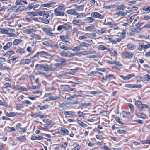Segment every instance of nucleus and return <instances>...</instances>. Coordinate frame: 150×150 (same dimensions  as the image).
<instances>
[{
    "mask_svg": "<svg viewBox=\"0 0 150 150\" xmlns=\"http://www.w3.org/2000/svg\"><path fill=\"white\" fill-rule=\"evenodd\" d=\"M60 48L65 50H71L72 48H70L69 47L66 46L65 45H62L60 47Z\"/></svg>",
    "mask_w": 150,
    "mask_h": 150,
    "instance_id": "de8ad7c7",
    "label": "nucleus"
},
{
    "mask_svg": "<svg viewBox=\"0 0 150 150\" xmlns=\"http://www.w3.org/2000/svg\"><path fill=\"white\" fill-rule=\"evenodd\" d=\"M143 79L144 81H148L150 79V77L149 74H146L143 76Z\"/></svg>",
    "mask_w": 150,
    "mask_h": 150,
    "instance_id": "49530a36",
    "label": "nucleus"
},
{
    "mask_svg": "<svg viewBox=\"0 0 150 150\" xmlns=\"http://www.w3.org/2000/svg\"><path fill=\"white\" fill-rule=\"evenodd\" d=\"M55 60L57 62H59L60 63H62V65H65L66 64V60L64 58L58 59H55Z\"/></svg>",
    "mask_w": 150,
    "mask_h": 150,
    "instance_id": "412c9836",
    "label": "nucleus"
},
{
    "mask_svg": "<svg viewBox=\"0 0 150 150\" xmlns=\"http://www.w3.org/2000/svg\"><path fill=\"white\" fill-rule=\"evenodd\" d=\"M91 16L93 18H98L100 19H102L104 18L103 15H101L98 12H95L91 13Z\"/></svg>",
    "mask_w": 150,
    "mask_h": 150,
    "instance_id": "39448f33",
    "label": "nucleus"
},
{
    "mask_svg": "<svg viewBox=\"0 0 150 150\" xmlns=\"http://www.w3.org/2000/svg\"><path fill=\"white\" fill-rule=\"evenodd\" d=\"M38 106L40 110L46 109L49 107V106L48 105H45L43 106L38 105Z\"/></svg>",
    "mask_w": 150,
    "mask_h": 150,
    "instance_id": "c756f323",
    "label": "nucleus"
},
{
    "mask_svg": "<svg viewBox=\"0 0 150 150\" xmlns=\"http://www.w3.org/2000/svg\"><path fill=\"white\" fill-rule=\"evenodd\" d=\"M88 38V36L87 35H84L81 36L78 38V39L79 40L82 39H87Z\"/></svg>",
    "mask_w": 150,
    "mask_h": 150,
    "instance_id": "603ef678",
    "label": "nucleus"
},
{
    "mask_svg": "<svg viewBox=\"0 0 150 150\" xmlns=\"http://www.w3.org/2000/svg\"><path fill=\"white\" fill-rule=\"evenodd\" d=\"M97 71H102V72H106V73H108V71H106V70L104 68H97Z\"/></svg>",
    "mask_w": 150,
    "mask_h": 150,
    "instance_id": "6e6d98bb",
    "label": "nucleus"
},
{
    "mask_svg": "<svg viewBox=\"0 0 150 150\" xmlns=\"http://www.w3.org/2000/svg\"><path fill=\"white\" fill-rule=\"evenodd\" d=\"M108 78L107 76L106 75L105 76H103L101 79V81L102 83H104L106 82V81L108 79Z\"/></svg>",
    "mask_w": 150,
    "mask_h": 150,
    "instance_id": "bf43d9fd",
    "label": "nucleus"
},
{
    "mask_svg": "<svg viewBox=\"0 0 150 150\" xmlns=\"http://www.w3.org/2000/svg\"><path fill=\"white\" fill-rule=\"evenodd\" d=\"M117 14L120 15L122 16H125L127 15V13L124 11H120L117 13Z\"/></svg>",
    "mask_w": 150,
    "mask_h": 150,
    "instance_id": "0e129e2a",
    "label": "nucleus"
},
{
    "mask_svg": "<svg viewBox=\"0 0 150 150\" xmlns=\"http://www.w3.org/2000/svg\"><path fill=\"white\" fill-rule=\"evenodd\" d=\"M47 18H41V20L42 22L46 24H48L49 23V21L47 19Z\"/></svg>",
    "mask_w": 150,
    "mask_h": 150,
    "instance_id": "72a5a7b5",
    "label": "nucleus"
},
{
    "mask_svg": "<svg viewBox=\"0 0 150 150\" xmlns=\"http://www.w3.org/2000/svg\"><path fill=\"white\" fill-rule=\"evenodd\" d=\"M98 33L101 34L106 33H107L106 29L104 28H103L100 30H98Z\"/></svg>",
    "mask_w": 150,
    "mask_h": 150,
    "instance_id": "e433bc0d",
    "label": "nucleus"
},
{
    "mask_svg": "<svg viewBox=\"0 0 150 150\" xmlns=\"http://www.w3.org/2000/svg\"><path fill=\"white\" fill-rule=\"evenodd\" d=\"M60 38L62 41L65 42H67L70 40L68 38L65 37L63 36H60Z\"/></svg>",
    "mask_w": 150,
    "mask_h": 150,
    "instance_id": "4be33fe9",
    "label": "nucleus"
},
{
    "mask_svg": "<svg viewBox=\"0 0 150 150\" xmlns=\"http://www.w3.org/2000/svg\"><path fill=\"white\" fill-rule=\"evenodd\" d=\"M108 39L110 42H112L113 44H116L117 42V41L115 40V38H108Z\"/></svg>",
    "mask_w": 150,
    "mask_h": 150,
    "instance_id": "58836bf2",
    "label": "nucleus"
},
{
    "mask_svg": "<svg viewBox=\"0 0 150 150\" xmlns=\"http://www.w3.org/2000/svg\"><path fill=\"white\" fill-rule=\"evenodd\" d=\"M81 49V47L80 46H78L74 47L73 49H72L73 51H79Z\"/></svg>",
    "mask_w": 150,
    "mask_h": 150,
    "instance_id": "4d7b16f0",
    "label": "nucleus"
},
{
    "mask_svg": "<svg viewBox=\"0 0 150 150\" xmlns=\"http://www.w3.org/2000/svg\"><path fill=\"white\" fill-rule=\"evenodd\" d=\"M24 10H26L24 8V6H19L16 9L15 11V12L16 13H17L19 12L23 11Z\"/></svg>",
    "mask_w": 150,
    "mask_h": 150,
    "instance_id": "a878e982",
    "label": "nucleus"
},
{
    "mask_svg": "<svg viewBox=\"0 0 150 150\" xmlns=\"http://www.w3.org/2000/svg\"><path fill=\"white\" fill-rule=\"evenodd\" d=\"M68 144V143L67 142H62L60 144V145L61 148H64L65 149L67 147Z\"/></svg>",
    "mask_w": 150,
    "mask_h": 150,
    "instance_id": "cd10ccee",
    "label": "nucleus"
},
{
    "mask_svg": "<svg viewBox=\"0 0 150 150\" xmlns=\"http://www.w3.org/2000/svg\"><path fill=\"white\" fill-rule=\"evenodd\" d=\"M133 54L131 52H124L122 53V57L126 59L131 58L133 57Z\"/></svg>",
    "mask_w": 150,
    "mask_h": 150,
    "instance_id": "423d86ee",
    "label": "nucleus"
},
{
    "mask_svg": "<svg viewBox=\"0 0 150 150\" xmlns=\"http://www.w3.org/2000/svg\"><path fill=\"white\" fill-rule=\"evenodd\" d=\"M117 132L120 134H126V130L118 129L117 131Z\"/></svg>",
    "mask_w": 150,
    "mask_h": 150,
    "instance_id": "13d9d810",
    "label": "nucleus"
},
{
    "mask_svg": "<svg viewBox=\"0 0 150 150\" xmlns=\"http://www.w3.org/2000/svg\"><path fill=\"white\" fill-rule=\"evenodd\" d=\"M22 42V40L21 39H15L13 42V44L15 45H17L21 43Z\"/></svg>",
    "mask_w": 150,
    "mask_h": 150,
    "instance_id": "bb28decb",
    "label": "nucleus"
},
{
    "mask_svg": "<svg viewBox=\"0 0 150 150\" xmlns=\"http://www.w3.org/2000/svg\"><path fill=\"white\" fill-rule=\"evenodd\" d=\"M33 38L36 39L37 40H40L41 37L40 36L35 34H32L31 35Z\"/></svg>",
    "mask_w": 150,
    "mask_h": 150,
    "instance_id": "c9c22d12",
    "label": "nucleus"
},
{
    "mask_svg": "<svg viewBox=\"0 0 150 150\" xmlns=\"http://www.w3.org/2000/svg\"><path fill=\"white\" fill-rule=\"evenodd\" d=\"M77 123L79 125L83 127H85L87 126V125L86 124L80 120H78Z\"/></svg>",
    "mask_w": 150,
    "mask_h": 150,
    "instance_id": "b1692460",
    "label": "nucleus"
},
{
    "mask_svg": "<svg viewBox=\"0 0 150 150\" xmlns=\"http://www.w3.org/2000/svg\"><path fill=\"white\" fill-rule=\"evenodd\" d=\"M137 117L139 118H142L145 119V118L146 115L142 113H138L136 114Z\"/></svg>",
    "mask_w": 150,
    "mask_h": 150,
    "instance_id": "4c0bfd02",
    "label": "nucleus"
},
{
    "mask_svg": "<svg viewBox=\"0 0 150 150\" xmlns=\"http://www.w3.org/2000/svg\"><path fill=\"white\" fill-rule=\"evenodd\" d=\"M68 53L65 51H63L60 52V55L62 57H68Z\"/></svg>",
    "mask_w": 150,
    "mask_h": 150,
    "instance_id": "37998d69",
    "label": "nucleus"
},
{
    "mask_svg": "<svg viewBox=\"0 0 150 150\" xmlns=\"http://www.w3.org/2000/svg\"><path fill=\"white\" fill-rule=\"evenodd\" d=\"M89 45V44L86 42H83L80 44V45L82 47H88Z\"/></svg>",
    "mask_w": 150,
    "mask_h": 150,
    "instance_id": "3c124183",
    "label": "nucleus"
},
{
    "mask_svg": "<svg viewBox=\"0 0 150 150\" xmlns=\"http://www.w3.org/2000/svg\"><path fill=\"white\" fill-rule=\"evenodd\" d=\"M85 21L88 23H92L95 21L96 20L92 17H87L85 18Z\"/></svg>",
    "mask_w": 150,
    "mask_h": 150,
    "instance_id": "a211bd4d",
    "label": "nucleus"
},
{
    "mask_svg": "<svg viewBox=\"0 0 150 150\" xmlns=\"http://www.w3.org/2000/svg\"><path fill=\"white\" fill-rule=\"evenodd\" d=\"M142 10L147 13H149L150 11V6L147 7L144 6L142 8Z\"/></svg>",
    "mask_w": 150,
    "mask_h": 150,
    "instance_id": "ea45409f",
    "label": "nucleus"
},
{
    "mask_svg": "<svg viewBox=\"0 0 150 150\" xmlns=\"http://www.w3.org/2000/svg\"><path fill=\"white\" fill-rule=\"evenodd\" d=\"M18 58V57L13 58L12 59H11L8 61V62L10 63H15L16 62V59Z\"/></svg>",
    "mask_w": 150,
    "mask_h": 150,
    "instance_id": "473e14b6",
    "label": "nucleus"
},
{
    "mask_svg": "<svg viewBox=\"0 0 150 150\" xmlns=\"http://www.w3.org/2000/svg\"><path fill=\"white\" fill-rule=\"evenodd\" d=\"M128 106L131 109V112L133 113L134 111V107L133 105L131 103H128Z\"/></svg>",
    "mask_w": 150,
    "mask_h": 150,
    "instance_id": "a19ab883",
    "label": "nucleus"
},
{
    "mask_svg": "<svg viewBox=\"0 0 150 150\" xmlns=\"http://www.w3.org/2000/svg\"><path fill=\"white\" fill-rule=\"evenodd\" d=\"M59 132L60 134L63 135H68L69 133V131L64 128H62L61 129L59 130Z\"/></svg>",
    "mask_w": 150,
    "mask_h": 150,
    "instance_id": "9d476101",
    "label": "nucleus"
},
{
    "mask_svg": "<svg viewBox=\"0 0 150 150\" xmlns=\"http://www.w3.org/2000/svg\"><path fill=\"white\" fill-rule=\"evenodd\" d=\"M127 47L130 50H134L136 48L135 45L132 44H128Z\"/></svg>",
    "mask_w": 150,
    "mask_h": 150,
    "instance_id": "393cba45",
    "label": "nucleus"
},
{
    "mask_svg": "<svg viewBox=\"0 0 150 150\" xmlns=\"http://www.w3.org/2000/svg\"><path fill=\"white\" fill-rule=\"evenodd\" d=\"M3 86L4 88H6L8 87H10L11 88H12V87L11 86V84L8 83H5L4 85Z\"/></svg>",
    "mask_w": 150,
    "mask_h": 150,
    "instance_id": "338daca9",
    "label": "nucleus"
},
{
    "mask_svg": "<svg viewBox=\"0 0 150 150\" xmlns=\"http://www.w3.org/2000/svg\"><path fill=\"white\" fill-rule=\"evenodd\" d=\"M135 104L138 107L139 110H143L144 108H149V106L147 105L142 104L141 102L139 100H136Z\"/></svg>",
    "mask_w": 150,
    "mask_h": 150,
    "instance_id": "f03ea898",
    "label": "nucleus"
},
{
    "mask_svg": "<svg viewBox=\"0 0 150 150\" xmlns=\"http://www.w3.org/2000/svg\"><path fill=\"white\" fill-rule=\"evenodd\" d=\"M42 30L47 35L50 36L52 37L55 36V34L52 32V30L50 28L47 27H44L42 28Z\"/></svg>",
    "mask_w": 150,
    "mask_h": 150,
    "instance_id": "20e7f679",
    "label": "nucleus"
},
{
    "mask_svg": "<svg viewBox=\"0 0 150 150\" xmlns=\"http://www.w3.org/2000/svg\"><path fill=\"white\" fill-rule=\"evenodd\" d=\"M115 6L114 5L110 6H104V8L107 9H110L112 8H114Z\"/></svg>",
    "mask_w": 150,
    "mask_h": 150,
    "instance_id": "052dcab7",
    "label": "nucleus"
},
{
    "mask_svg": "<svg viewBox=\"0 0 150 150\" xmlns=\"http://www.w3.org/2000/svg\"><path fill=\"white\" fill-rule=\"evenodd\" d=\"M76 8L78 11H82L84 9V6L83 5H81L79 7H76Z\"/></svg>",
    "mask_w": 150,
    "mask_h": 150,
    "instance_id": "8fccbe9b",
    "label": "nucleus"
},
{
    "mask_svg": "<svg viewBox=\"0 0 150 150\" xmlns=\"http://www.w3.org/2000/svg\"><path fill=\"white\" fill-rule=\"evenodd\" d=\"M81 106H84L85 107H86L87 106H90L91 105V103H81L80 104Z\"/></svg>",
    "mask_w": 150,
    "mask_h": 150,
    "instance_id": "680f3d73",
    "label": "nucleus"
},
{
    "mask_svg": "<svg viewBox=\"0 0 150 150\" xmlns=\"http://www.w3.org/2000/svg\"><path fill=\"white\" fill-rule=\"evenodd\" d=\"M16 5H23V1L21 0H17L16 1Z\"/></svg>",
    "mask_w": 150,
    "mask_h": 150,
    "instance_id": "5fc2aeb1",
    "label": "nucleus"
},
{
    "mask_svg": "<svg viewBox=\"0 0 150 150\" xmlns=\"http://www.w3.org/2000/svg\"><path fill=\"white\" fill-rule=\"evenodd\" d=\"M80 20L74 19L72 21V23L75 25H84V23L83 22H80Z\"/></svg>",
    "mask_w": 150,
    "mask_h": 150,
    "instance_id": "2eb2a0df",
    "label": "nucleus"
},
{
    "mask_svg": "<svg viewBox=\"0 0 150 150\" xmlns=\"http://www.w3.org/2000/svg\"><path fill=\"white\" fill-rule=\"evenodd\" d=\"M50 47L52 49H58L59 48V45L57 44H56L54 45H51Z\"/></svg>",
    "mask_w": 150,
    "mask_h": 150,
    "instance_id": "69168bd1",
    "label": "nucleus"
},
{
    "mask_svg": "<svg viewBox=\"0 0 150 150\" xmlns=\"http://www.w3.org/2000/svg\"><path fill=\"white\" fill-rule=\"evenodd\" d=\"M31 62V59H24L21 61L20 64L21 65H25L26 64H28Z\"/></svg>",
    "mask_w": 150,
    "mask_h": 150,
    "instance_id": "9b49d317",
    "label": "nucleus"
},
{
    "mask_svg": "<svg viewBox=\"0 0 150 150\" xmlns=\"http://www.w3.org/2000/svg\"><path fill=\"white\" fill-rule=\"evenodd\" d=\"M64 114L65 115H75V112H69L66 111H64Z\"/></svg>",
    "mask_w": 150,
    "mask_h": 150,
    "instance_id": "09e8293b",
    "label": "nucleus"
},
{
    "mask_svg": "<svg viewBox=\"0 0 150 150\" xmlns=\"http://www.w3.org/2000/svg\"><path fill=\"white\" fill-rule=\"evenodd\" d=\"M64 8L65 6L63 4L59 6L57 8L54 10V15L57 16H64L65 13L62 12V11L63 9H64Z\"/></svg>",
    "mask_w": 150,
    "mask_h": 150,
    "instance_id": "f257e3e1",
    "label": "nucleus"
},
{
    "mask_svg": "<svg viewBox=\"0 0 150 150\" xmlns=\"http://www.w3.org/2000/svg\"><path fill=\"white\" fill-rule=\"evenodd\" d=\"M77 17L78 18H81L85 17L86 16V15L84 13H81L79 14L78 13V15H77Z\"/></svg>",
    "mask_w": 150,
    "mask_h": 150,
    "instance_id": "f704fd0d",
    "label": "nucleus"
},
{
    "mask_svg": "<svg viewBox=\"0 0 150 150\" xmlns=\"http://www.w3.org/2000/svg\"><path fill=\"white\" fill-rule=\"evenodd\" d=\"M110 54L112 56H115L117 55V52L113 49H112V50L110 51Z\"/></svg>",
    "mask_w": 150,
    "mask_h": 150,
    "instance_id": "a18cd8bd",
    "label": "nucleus"
},
{
    "mask_svg": "<svg viewBox=\"0 0 150 150\" xmlns=\"http://www.w3.org/2000/svg\"><path fill=\"white\" fill-rule=\"evenodd\" d=\"M66 12L69 14L74 15H78V13L76 12V10L74 9H71L67 10Z\"/></svg>",
    "mask_w": 150,
    "mask_h": 150,
    "instance_id": "f8f14e48",
    "label": "nucleus"
},
{
    "mask_svg": "<svg viewBox=\"0 0 150 150\" xmlns=\"http://www.w3.org/2000/svg\"><path fill=\"white\" fill-rule=\"evenodd\" d=\"M13 43L12 42H8L5 45L3 46V48L4 50H7L10 48L11 46Z\"/></svg>",
    "mask_w": 150,
    "mask_h": 150,
    "instance_id": "6ab92c4d",
    "label": "nucleus"
},
{
    "mask_svg": "<svg viewBox=\"0 0 150 150\" xmlns=\"http://www.w3.org/2000/svg\"><path fill=\"white\" fill-rule=\"evenodd\" d=\"M125 86L126 87L129 88H140L142 86L140 84L136 85V84H127L125 85Z\"/></svg>",
    "mask_w": 150,
    "mask_h": 150,
    "instance_id": "1a4fd4ad",
    "label": "nucleus"
},
{
    "mask_svg": "<svg viewBox=\"0 0 150 150\" xmlns=\"http://www.w3.org/2000/svg\"><path fill=\"white\" fill-rule=\"evenodd\" d=\"M15 54V52L13 51H9L6 54V55L7 57H10Z\"/></svg>",
    "mask_w": 150,
    "mask_h": 150,
    "instance_id": "7c9ffc66",
    "label": "nucleus"
},
{
    "mask_svg": "<svg viewBox=\"0 0 150 150\" xmlns=\"http://www.w3.org/2000/svg\"><path fill=\"white\" fill-rule=\"evenodd\" d=\"M126 8L124 5H119L117 6V9L119 10H123Z\"/></svg>",
    "mask_w": 150,
    "mask_h": 150,
    "instance_id": "79ce46f5",
    "label": "nucleus"
},
{
    "mask_svg": "<svg viewBox=\"0 0 150 150\" xmlns=\"http://www.w3.org/2000/svg\"><path fill=\"white\" fill-rule=\"evenodd\" d=\"M131 30L132 32L137 33L141 31V29L140 28L138 29L136 28L130 29Z\"/></svg>",
    "mask_w": 150,
    "mask_h": 150,
    "instance_id": "2f4dec72",
    "label": "nucleus"
},
{
    "mask_svg": "<svg viewBox=\"0 0 150 150\" xmlns=\"http://www.w3.org/2000/svg\"><path fill=\"white\" fill-rule=\"evenodd\" d=\"M135 75L133 74H128L125 76L121 75L120 77L124 80H128L131 79L132 78L134 77Z\"/></svg>",
    "mask_w": 150,
    "mask_h": 150,
    "instance_id": "6e6552de",
    "label": "nucleus"
},
{
    "mask_svg": "<svg viewBox=\"0 0 150 150\" xmlns=\"http://www.w3.org/2000/svg\"><path fill=\"white\" fill-rule=\"evenodd\" d=\"M37 53L41 57H44L45 56H50L51 55L50 53L44 51H40Z\"/></svg>",
    "mask_w": 150,
    "mask_h": 150,
    "instance_id": "4468645a",
    "label": "nucleus"
},
{
    "mask_svg": "<svg viewBox=\"0 0 150 150\" xmlns=\"http://www.w3.org/2000/svg\"><path fill=\"white\" fill-rule=\"evenodd\" d=\"M16 139L19 142H22L23 140H26V138L24 136H20L17 137Z\"/></svg>",
    "mask_w": 150,
    "mask_h": 150,
    "instance_id": "c85d7f7f",
    "label": "nucleus"
},
{
    "mask_svg": "<svg viewBox=\"0 0 150 150\" xmlns=\"http://www.w3.org/2000/svg\"><path fill=\"white\" fill-rule=\"evenodd\" d=\"M71 26L70 25L65 23L62 25H59L57 28V30L58 31H61L62 29L65 30H69L70 29Z\"/></svg>",
    "mask_w": 150,
    "mask_h": 150,
    "instance_id": "7ed1b4c3",
    "label": "nucleus"
},
{
    "mask_svg": "<svg viewBox=\"0 0 150 150\" xmlns=\"http://www.w3.org/2000/svg\"><path fill=\"white\" fill-rule=\"evenodd\" d=\"M17 115V113L13 112H10L9 113H8L6 115L7 116H9V117H13L16 115Z\"/></svg>",
    "mask_w": 150,
    "mask_h": 150,
    "instance_id": "864d4df0",
    "label": "nucleus"
},
{
    "mask_svg": "<svg viewBox=\"0 0 150 150\" xmlns=\"http://www.w3.org/2000/svg\"><path fill=\"white\" fill-rule=\"evenodd\" d=\"M16 51V53L21 54L25 53L26 52V51L25 49L21 48L17 49Z\"/></svg>",
    "mask_w": 150,
    "mask_h": 150,
    "instance_id": "5701e85b",
    "label": "nucleus"
},
{
    "mask_svg": "<svg viewBox=\"0 0 150 150\" xmlns=\"http://www.w3.org/2000/svg\"><path fill=\"white\" fill-rule=\"evenodd\" d=\"M80 148V147L79 146V145L78 144H76V146L73 148L71 150H79Z\"/></svg>",
    "mask_w": 150,
    "mask_h": 150,
    "instance_id": "774afa93",
    "label": "nucleus"
},
{
    "mask_svg": "<svg viewBox=\"0 0 150 150\" xmlns=\"http://www.w3.org/2000/svg\"><path fill=\"white\" fill-rule=\"evenodd\" d=\"M8 30L5 28H1L0 29V32L3 34H7L8 33Z\"/></svg>",
    "mask_w": 150,
    "mask_h": 150,
    "instance_id": "c03bdc74",
    "label": "nucleus"
},
{
    "mask_svg": "<svg viewBox=\"0 0 150 150\" xmlns=\"http://www.w3.org/2000/svg\"><path fill=\"white\" fill-rule=\"evenodd\" d=\"M39 6V4H37L34 5H29L25 8L26 10H29L32 9H34L38 8Z\"/></svg>",
    "mask_w": 150,
    "mask_h": 150,
    "instance_id": "f3484780",
    "label": "nucleus"
},
{
    "mask_svg": "<svg viewBox=\"0 0 150 150\" xmlns=\"http://www.w3.org/2000/svg\"><path fill=\"white\" fill-rule=\"evenodd\" d=\"M106 25H109L110 27L113 28L115 30L118 29L119 28L118 26L116 25L114 21L108 22L105 24Z\"/></svg>",
    "mask_w": 150,
    "mask_h": 150,
    "instance_id": "0eeeda50",
    "label": "nucleus"
},
{
    "mask_svg": "<svg viewBox=\"0 0 150 150\" xmlns=\"http://www.w3.org/2000/svg\"><path fill=\"white\" fill-rule=\"evenodd\" d=\"M45 138L41 136H33L32 137L31 139L33 140H40L44 139Z\"/></svg>",
    "mask_w": 150,
    "mask_h": 150,
    "instance_id": "dca6fc26",
    "label": "nucleus"
},
{
    "mask_svg": "<svg viewBox=\"0 0 150 150\" xmlns=\"http://www.w3.org/2000/svg\"><path fill=\"white\" fill-rule=\"evenodd\" d=\"M56 3L54 2H52L50 3L43 4L41 5V6L42 7L50 8L53 6Z\"/></svg>",
    "mask_w": 150,
    "mask_h": 150,
    "instance_id": "ddd939ff",
    "label": "nucleus"
},
{
    "mask_svg": "<svg viewBox=\"0 0 150 150\" xmlns=\"http://www.w3.org/2000/svg\"><path fill=\"white\" fill-rule=\"evenodd\" d=\"M36 30L35 29L32 28L28 29H26L24 30V33L27 34H30L34 32Z\"/></svg>",
    "mask_w": 150,
    "mask_h": 150,
    "instance_id": "aec40b11",
    "label": "nucleus"
},
{
    "mask_svg": "<svg viewBox=\"0 0 150 150\" xmlns=\"http://www.w3.org/2000/svg\"><path fill=\"white\" fill-rule=\"evenodd\" d=\"M143 24V23H138L135 24V28L138 29Z\"/></svg>",
    "mask_w": 150,
    "mask_h": 150,
    "instance_id": "e2e57ef3",
    "label": "nucleus"
}]
</instances>
